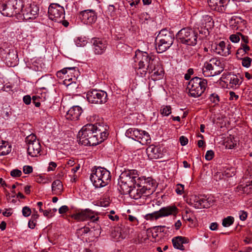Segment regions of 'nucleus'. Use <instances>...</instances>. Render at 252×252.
Returning a JSON list of instances; mask_svg holds the SVG:
<instances>
[{
  "instance_id": "nucleus-1",
  "label": "nucleus",
  "mask_w": 252,
  "mask_h": 252,
  "mask_svg": "<svg viewBox=\"0 0 252 252\" xmlns=\"http://www.w3.org/2000/svg\"><path fill=\"white\" fill-rule=\"evenodd\" d=\"M135 62L138 63L135 71L141 76H145L149 72L152 73L151 77L154 80H159L163 77V67L153 55H149L147 52L137 50L135 52Z\"/></svg>"
},
{
  "instance_id": "nucleus-2",
  "label": "nucleus",
  "mask_w": 252,
  "mask_h": 252,
  "mask_svg": "<svg viewBox=\"0 0 252 252\" xmlns=\"http://www.w3.org/2000/svg\"><path fill=\"white\" fill-rule=\"evenodd\" d=\"M107 125L100 123L89 124L82 127L77 137L79 143L85 146H94L106 139L108 133Z\"/></svg>"
},
{
  "instance_id": "nucleus-3",
  "label": "nucleus",
  "mask_w": 252,
  "mask_h": 252,
  "mask_svg": "<svg viewBox=\"0 0 252 252\" xmlns=\"http://www.w3.org/2000/svg\"><path fill=\"white\" fill-rule=\"evenodd\" d=\"M24 7L23 0H4L0 3V12L5 16H18Z\"/></svg>"
},
{
  "instance_id": "nucleus-4",
  "label": "nucleus",
  "mask_w": 252,
  "mask_h": 252,
  "mask_svg": "<svg viewBox=\"0 0 252 252\" xmlns=\"http://www.w3.org/2000/svg\"><path fill=\"white\" fill-rule=\"evenodd\" d=\"M204 37L203 35H199L195 30L189 28L181 29L176 34V38L179 42L192 46L196 45L198 41Z\"/></svg>"
},
{
  "instance_id": "nucleus-5",
  "label": "nucleus",
  "mask_w": 252,
  "mask_h": 252,
  "mask_svg": "<svg viewBox=\"0 0 252 252\" xmlns=\"http://www.w3.org/2000/svg\"><path fill=\"white\" fill-rule=\"evenodd\" d=\"M111 177L110 172L108 170L98 167L93 171L90 176V180L95 188H102L110 183Z\"/></svg>"
},
{
  "instance_id": "nucleus-6",
  "label": "nucleus",
  "mask_w": 252,
  "mask_h": 252,
  "mask_svg": "<svg viewBox=\"0 0 252 252\" xmlns=\"http://www.w3.org/2000/svg\"><path fill=\"white\" fill-rule=\"evenodd\" d=\"M174 36L172 33L166 29L161 30L156 39V50L158 53H162L168 49L173 44Z\"/></svg>"
},
{
  "instance_id": "nucleus-7",
  "label": "nucleus",
  "mask_w": 252,
  "mask_h": 252,
  "mask_svg": "<svg viewBox=\"0 0 252 252\" xmlns=\"http://www.w3.org/2000/svg\"><path fill=\"white\" fill-rule=\"evenodd\" d=\"M207 86V81L204 78L195 77L190 80L187 89L189 95L193 97L200 96Z\"/></svg>"
},
{
  "instance_id": "nucleus-8",
  "label": "nucleus",
  "mask_w": 252,
  "mask_h": 252,
  "mask_svg": "<svg viewBox=\"0 0 252 252\" xmlns=\"http://www.w3.org/2000/svg\"><path fill=\"white\" fill-rule=\"evenodd\" d=\"M138 176V171L136 170H125L119 176L118 185L121 189L135 188L136 181L135 178Z\"/></svg>"
},
{
  "instance_id": "nucleus-9",
  "label": "nucleus",
  "mask_w": 252,
  "mask_h": 252,
  "mask_svg": "<svg viewBox=\"0 0 252 252\" xmlns=\"http://www.w3.org/2000/svg\"><path fill=\"white\" fill-rule=\"evenodd\" d=\"M224 70L223 64L217 58H212L205 62L202 68V73L205 77H210L220 74Z\"/></svg>"
},
{
  "instance_id": "nucleus-10",
  "label": "nucleus",
  "mask_w": 252,
  "mask_h": 252,
  "mask_svg": "<svg viewBox=\"0 0 252 252\" xmlns=\"http://www.w3.org/2000/svg\"><path fill=\"white\" fill-rule=\"evenodd\" d=\"M86 96L88 101L94 104H104L108 99L106 92L100 90H90L87 92Z\"/></svg>"
},
{
  "instance_id": "nucleus-11",
  "label": "nucleus",
  "mask_w": 252,
  "mask_h": 252,
  "mask_svg": "<svg viewBox=\"0 0 252 252\" xmlns=\"http://www.w3.org/2000/svg\"><path fill=\"white\" fill-rule=\"evenodd\" d=\"M178 213V209L175 205L161 208L159 211L146 214L145 219L147 220H153L169 215H175Z\"/></svg>"
},
{
  "instance_id": "nucleus-12",
  "label": "nucleus",
  "mask_w": 252,
  "mask_h": 252,
  "mask_svg": "<svg viewBox=\"0 0 252 252\" xmlns=\"http://www.w3.org/2000/svg\"><path fill=\"white\" fill-rule=\"evenodd\" d=\"M26 142L28 145L27 151L28 154L32 157H35L41 151V145L34 134H31L26 138Z\"/></svg>"
},
{
  "instance_id": "nucleus-13",
  "label": "nucleus",
  "mask_w": 252,
  "mask_h": 252,
  "mask_svg": "<svg viewBox=\"0 0 252 252\" xmlns=\"http://www.w3.org/2000/svg\"><path fill=\"white\" fill-rule=\"evenodd\" d=\"M4 59L8 66H15L18 63V59L16 51L14 49L0 48V58Z\"/></svg>"
},
{
  "instance_id": "nucleus-14",
  "label": "nucleus",
  "mask_w": 252,
  "mask_h": 252,
  "mask_svg": "<svg viewBox=\"0 0 252 252\" xmlns=\"http://www.w3.org/2000/svg\"><path fill=\"white\" fill-rule=\"evenodd\" d=\"M39 8L35 4H30L22 7V10L18 16L19 20L34 19L38 15Z\"/></svg>"
},
{
  "instance_id": "nucleus-15",
  "label": "nucleus",
  "mask_w": 252,
  "mask_h": 252,
  "mask_svg": "<svg viewBox=\"0 0 252 252\" xmlns=\"http://www.w3.org/2000/svg\"><path fill=\"white\" fill-rule=\"evenodd\" d=\"M48 15L52 21L61 23L62 18H64V8L59 4L51 3L48 8Z\"/></svg>"
},
{
  "instance_id": "nucleus-16",
  "label": "nucleus",
  "mask_w": 252,
  "mask_h": 252,
  "mask_svg": "<svg viewBox=\"0 0 252 252\" xmlns=\"http://www.w3.org/2000/svg\"><path fill=\"white\" fill-rule=\"evenodd\" d=\"M90 209H80L76 210L75 213L71 215V218L78 221H84L87 220H93L95 218V215H97Z\"/></svg>"
},
{
  "instance_id": "nucleus-17",
  "label": "nucleus",
  "mask_w": 252,
  "mask_h": 252,
  "mask_svg": "<svg viewBox=\"0 0 252 252\" xmlns=\"http://www.w3.org/2000/svg\"><path fill=\"white\" fill-rule=\"evenodd\" d=\"M230 49L231 46L229 44L226 45L223 41L218 43L215 42L211 45V50L214 53L225 57L230 54Z\"/></svg>"
},
{
  "instance_id": "nucleus-18",
  "label": "nucleus",
  "mask_w": 252,
  "mask_h": 252,
  "mask_svg": "<svg viewBox=\"0 0 252 252\" xmlns=\"http://www.w3.org/2000/svg\"><path fill=\"white\" fill-rule=\"evenodd\" d=\"M91 42L93 44L94 52L96 55L103 54L107 49L108 43L105 39L93 38Z\"/></svg>"
},
{
  "instance_id": "nucleus-19",
  "label": "nucleus",
  "mask_w": 252,
  "mask_h": 252,
  "mask_svg": "<svg viewBox=\"0 0 252 252\" xmlns=\"http://www.w3.org/2000/svg\"><path fill=\"white\" fill-rule=\"evenodd\" d=\"M79 17L82 22L88 25L94 23L97 19L95 11L92 9L85 10L80 12Z\"/></svg>"
},
{
  "instance_id": "nucleus-20",
  "label": "nucleus",
  "mask_w": 252,
  "mask_h": 252,
  "mask_svg": "<svg viewBox=\"0 0 252 252\" xmlns=\"http://www.w3.org/2000/svg\"><path fill=\"white\" fill-rule=\"evenodd\" d=\"M214 22L210 16L206 15L203 16L201 20V25L204 28V31H199V34L206 36L209 34V30L214 27Z\"/></svg>"
},
{
  "instance_id": "nucleus-21",
  "label": "nucleus",
  "mask_w": 252,
  "mask_h": 252,
  "mask_svg": "<svg viewBox=\"0 0 252 252\" xmlns=\"http://www.w3.org/2000/svg\"><path fill=\"white\" fill-rule=\"evenodd\" d=\"M229 26L233 30L243 31L246 27V21L238 16L232 17L229 22Z\"/></svg>"
},
{
  "instance_id": "nucleus-22",
  "label": "nucleus",
  "mask_w": 252,
  "mask_h": 252,
  "mask_svg": "<svg viewBox=\"0 0 252 252\" xmlns=\"http://www.w3.org/2000/svg\"><path fill=\"white\" fill-rule=\"evenodd\" d=\"M229 0H208L210 7L213 10L223 12Z\"/></svg>"
},
{
  "instance_id": "nucleus-23",
  "label": "nucleus",
  "mask_w": 252,
  "mask_h": 252,
  "mask_svg": "<svg viewBox=\"0 0 252 252\" xmlns=\"http://www.w3.org/2000/svg\"><path fill=\"white\" fill-rule=\"evenodd\" d=\"M82 112V108L79 106H74L71 107L67 112L65 117L70 121L77 120Z\"/></svg>"
},
{
  "instance_id": "nucleus-24",
  "label": "nucleus",
  "mask_w": 252,
  "mask_h": 252,
  "mask_svg": "<svg viewBox=\"0 0 252 252\" xmlns=\"http://www.w3.org/2000/svg\"><path fill=\"white\" fill-rule=\"evenodd\" d=\"M172 242L175 249L184 251L185 250L184 244H188L189 242V239L185 237L177 236L172 239Z\"/></svg>"
},
{
  "instance_id": "nucleus-25",
  "label": "nucleus",
  "mask_w": 252,
  "mask_h": 252,
  "mask_svg": "<svg viewBox=\"0 0 252 252\" xmlns=\"http://www.w3.org/2000/svg\"><path fill=\"white\" fill-rule=\"evenodd\" d=\"M146 151L148 157L151 159H158L161 157V150L158 146L151 145L147 148Z\"/></svg>"
},
{
  "instance_id": "nucleus-26",
  "label": "nucleus",
  "mask_w": 252,
  "mask_h": 252,
  "mask_svg": "<svg viewBox=\"0 0 252 252\" xmlns=\"http://www.w3.org/2000/svg\"><path fill=\"white\" fill-rule=\"evenodd\" d=\"M153 182L154 184H155V182L153 181V179L151 177L145 178V177H139L136 181V184L135 188H142L141 189H150V187L146 185V183L149 182Z\"/></svg>"
},
{
  "instance_id": "nucleus-27",
  "label": "nucleus",
  "mask_w": 252,
  "mask_h": 252,
  "mask_svg": "<svg viewBox=\"0 0 252 252\" xmlns=\"http://www.w3.org/2000/svg\"><path fill=\"white\" fill-rule=\"evenodd\" d=\"M227 79L229 81L228 86L232 88H237L242 83V81L239 79V77L237 75H229Z\"/></svg>"
},
{
  "instance_id": "nucleus-28",
  "label": "nucleus",
  "mask_w": 252,
  "mask_h": 252,
  "mask_svg": "<svg viewBox=\"0 0 252 252\" xmlns=\"http://www.w3.org/2000/svg\"><path fill=\"white\" fill-rule=\"evenodd\" d=\"M140 132L143 133V130L136 128H129L126 130V136L138 141L140 138Z\"/></svg>"
},
{
  "instance_id": "nucleus-29",
  "label": "nucleus",
  "mask_w": 252,
  "mask_h": 252,
  "mask_svg": "<svg viewBox=\"0 0 252 252\" xmlns=\"http://www.w3.org/2000/svg\"><path fill=\"white\" fill-rule=\"evenodd\" d=\"M10 151V147L8 143L6 141L0 140V156L6 155Z\"/></svg>"
},
{
  "instance_id": "nucleus-30",
  "label": "nucleus",
  "mask_w": 252,
  "mask_h": 252,
  "mask_svg": "<svg viewBox=\"0 0 252 252\" xmlns=\"http://www.w3.org/2000/svg\"><path fill=\"white\" fill-rule=\"evenodd\" d=\"M145 192V190H128L127 191L130 197L134 199L140 198Z\"/></svg>"
},
{
  "instance_id": "nucleus-31",
  "label": "nucleus",
  "mask_w": 252,
  "mask_h": 252,
  "mask_svg": "<svg viewBox=\"0 0 252 252\" xmlns=\"http://www.w3.org/2000/svg\"><path fill=\"white\" fill-rule=\"evenodd\" d=\"M138 142H139L142 145H146L149 144L151 142V137L149 133L147 132L144 131L142 137L140 138Z\"/></svg>"
},
{
  "instance_id": "nucleus-32",
  "label": "nucleus",
  "mask_w": 252,
  "mask_h": 252,
  "mask_svg": "<svg viewBox=\"0 0 252 252\" xmlns=\"http://www.w3.org/2000/svg\"><path fill=\"white\" fill-rule=\"evenodd\" d=\"M110 201L111 200L110 197L107 195H105L96 203V205L97 206L106 207L109 205Z\"/></svg>"
},
{
  "instance_id": "nucleus-33",
  "label": "nucleus",
  "mask_w": 252,
  "mask_h": 252,
  "mask_svg": "<svg viewBox=\"0 0 252 252\" xmlns=\"http://www.w3.org/2000/svg\"><path fill=\"white\" fill-rule=\"evenodd\" d=\"M160 112L162 116H168L171 113V107L170 105H162Z\"/></svg>"
},
{
  "instance_id": "nucleus-34",
  "label": "nucleus",
  "mask_w": 252,
  "mask_h": 252,
  "mask_svg": "<svg viewBox=\"0 0 252 252\" xmlns=\"http://www.w3.org/2000/svg\"><path fill=\"white\" fill-rule=\"evenodd\" d=\"M234 218L231 216H228L222 220V224L224 227H228L234 222Z\"/></svg>"
},
{
  "instance_id": "nucleus-35",
  "label": "nucleus",
  "mask_w": 252,
  "mask_h": 252,
  "mask_svg": "<svg viewBox=\"0 0 252 252\" xmlns=\"http://www.w3.org/2000/svg\"><path fill=\"white\" fill-rule=\"evenodd\" d=\"M7 186H10L9 188H11L12 189H14L16 188H18V189H30L31 188V186L28 185H23L17 183L11 185H8Z\"/></svg>"
},
{
  "instance_id": "nucleus-36",
  "label": "nucleus",
  "mask_w": 252,
  "mask_h": 252,
  "mask_svg": "<svg viewBox=\"0 0 252 252\" xmlns=\"http://www.w3.org/2000/svg\"><path fill=\"white\" fill-rule=\"evenodd\" d=\"M122 236L121 232V229L120 227H116L114 230L112 232V236L115 239H119Z\"/></svg>"
},
{
  "instance_id": "nucleus-37",
  "label": "nucleus",
  "mask_w": 252,
  "mask_h": 252,
  "mask_svg": "<svg viewBox=\"0 0 252 252\" xmlns=\"http://www.w3.org/2000/svg\"><path fill=\"white\" fill-rule=\"evenodd\" d=\"M209 99L210 100V101H211L215 104H218L220 100L219 95L216 93H213L211 94L209 97Z\"/></svg>"
},
{
  "instance_id": "nucleus-38",
  "label": "nucleus",
  "mask_w": 252,
  "mask_h": 252,
  "mask_svg": "<svg viewBox=\"0 0 252 252\" xmlns=\"http://www.w3.org/2000/svg\"><path fill=\"white\" fill-rule=\"evenodd\" d=\"M241 59L242 60V64L243 66L247 68L250 66L252 63L251 58L248 57H245Z\"/></svg>"
},
{
  "instance_id": "nucleus-39",
  "label": "nucleus",
  "mask_w": 252,
  "mask_h": 252,
  "mask_svg": "<svg viewBox=\"0 0 252 252\" xmlns=\"http://www.w3.org/2000/svg\"><path fill=\"white\" fill-rule=\"evenodd\" d=\"M63 186L60 180L54 181L52 184V189H63Z\"/></svg>"
},
{
  "instance_id": "nucleus-40",
  "label": "nucleus",
  "mask_w": 252,
  "mask_h": 252,
  "mask_svg": "<svg viewBox=\"0 0 252 252\" xmlns=\"http://www.w3.org/2000/svg\"><path fill=\"white\" fill-rule=\"evenodd\" d=\"M240 34H241L240 32H237L236 34H231L229 36V39L230 40L234 43H237L240 41Z\"/></svg>"
},
{
  "instance_id": "nucleus-41",
  "label": "nucleus",
  "mask_w": 252,
  "mask_h": 252,
  "mask_svg": "<svg viewBox=\"0 0 252 252\" xmlns=\"http://www.w3.org/2000/svg\"><path fill=\"white\" fill-rule=\"evenodd\" d=\"M75 68H76V67H70L64 68L63 69H62L61 70L57 72V75L58 76L61 75V74H65L67 73L68 70H70V71L71 70H75Z\"/></svg>"
},
{
  "instance_id": "nucleus-42",
  "label": "nucleus",
  "mask_w": 252,
  "mask_h": 252,
  "mask_svg": "<svg viewBox=\"0 0 252 252\" xmlns=\"http://www.w3.org/2000/svg\"><path fill=\"white\" fill-rule=\"evenodd\" d=\"M31 210L29 207L25 206L23 208L22 214L24 217H29L31 214Z\"/></svg>"
},
{
  "instance_id": "nucleus-43",
  "label": "nucleus",
  "mask_w": 252,
  "mask_h": 252,
  "mask_svg": "<svg viewBox=\"0 0 252 252\" xmlns=\"http://www.w3.org/2000/svg\"><path fill=\"white\" fill-rule=\"evenodd\" d=\"M214 156V153L212 150L207 151L205 155V159L207 160H211Z\"/></svg>"
},
{
  "instance_id": "nucleus-44",
  "label": "nucleus",
  "mask_w": 252,
  "mask_h": 252,
  "mask_svg": "<svg viewBox=\"0 0 252 252\" xmlns=\"http://www.w3.org/2000/svg\"><path fill=\"white\" fill-rule=\"evenodd\" d=\"M10 175L13 177H20L22 175V172L18 169H14L11 171Z\"/></svg>"
},
{
  "instance_id": "nucleus-45",
  "label": "nucleus",
  "mask_w": 252,
  "mask_h": 252,
  "mask_svg": "<svg viewBox=\"0 0 252 252\" xmlns=\"http://www.w3.org/2000/svg\"><path fill=\"white\" fill-rule=\"evenodd\" d=\"M246 53L240 47L239 48L236 53V57L238 59H241V57L243 56Z\"/></svg>"
},
{
  "instance_id": "nucleus-46",
  "label": "nucleus",
  "mask_w": 252,
  "mask_h": 252,
  "mask_svg": "<svg viewBox=\"0 0 252 252\" xmlns=\"http://www.w3.org/2000/svg\"><path fill=\"white\" fill-rule=\"evenodd\" d=\"M193 74V69L189 68L188 70V73L185 75V79L186 80H189L190 79V76Z\"/></svg>"
},
{
  "instance_id": "nucleus-47",
  "label": "nucleus",
  "mask_w": 252,
  "mask_h": 252,
  "mask_svg": "<svg viewBox=\"0 0 252 252\" xmlns=\"http://www.w3.org/2000/svg\"><path fill=\"white\" fill-rule=\"evenodd\" d=\"M191 215H188V213L187 212H186V214L184 215L183 216V218L184 220H187L189 222H190L191 223L193 222V220L192 218V217L191 216Z\"/></svg>"
},
{
  "instance_id": "nucleus-48",
  "label": "nucleus",
  "mask_w": 252,
  "mask_h": 252,
  "mask_svg": "<svg viewBox=\"0 0 252 252\" xmlns=\"http://www.w3.org/2000/svg\"><path fill=\"white\" fill-rule=\"evenodd\" d=\"M180 142L182 146H185L188 143V139L184 136H182L180 137Z\"/></svg>"
},
{
  "instance_id": "nucleus-49",
  "label": "nucleus",
  "mask_w": 252,
  "mask_h": 252,
  "mask_svg": "<svg viewBox=\"0 0 252 252\" xmlns=\"http://www.w3.org/2000/svg\"><path fill=\"white\" fill-rule=\"evenodd\" d=\"M23 172L25 174H29L32 172V167L31 166H24L23 167Z\"/></svg>"
},
{
  "instance_id": "nucleus-50",
  "label": "nucleus",
  "mask_w": 252,
  "mask_h": 252,
  "mask_svg": "<svg viewBox=\"0 0 252 252\" xmlns=\"http://www.w3.org/2000/svg\"><path fill=\"white\" fill-rule=\"evenodd\" d=\"M247 216H248V214L246 212H245L244 211H240L239 217H240V219L241 220L244 221V220H246L247 218Z\"/></svg>"
},
{
  "instance_id": "nucleus-51",
  "label": "nucleus",
  "mask_w": 252,
  "mask_h": 252,
  "mask_svg": "<svg viewBox=\"0 0 252 252\" xmlns=\"http://www.w3.org/2000/svg\"><path fill=\"white\" fill-rule=\"evenodd\" d=\"M153 181L155 182V184H153V182L151 181L149 182V183H146V185H147V186L150 187V189L153 188L156 189L158 186V184L155 180L153 179Z\"/></svg>"
},
{
  "instance_id": "nucleus-52",
  "label": "nucleus",
  "mask_w": 252,
  "mask_h": 252,
  "mask_svg": "<svg viewBox=\"0 0 252 252\" xmlns=\"http://www.w3.org/2000/svg\"><path fill=\"white\" fill-rule=\"evenodd\" d=\"M68 210V207L66 205H64L59 208V212L60 214H63L66 213Z\"/></svg>"
},
{
  "instance_id": "nucleus-53",
  "label": "nucleus",
  "mask_w": 252,
  "mask_h": 252,
  "mask_svg": "<svg viewBox=\"0 0 252 252\" xmlns=\"http://www.w3.org/2000/svg\"><path fill=\"white\" fill-rule=\"evenodd\" d=\"M57 167V164L51 161L49 164V167H48V171H53L56 167Z\"/></svg>"
},
{
  "instance_id": "nucleus-54",
  "label": "nucleus",
  "mask_w": 252,
  "mask_h": 252,
  "mask_svg": "<svg viewBox=\"0 0 252 252\" xmlns=\"http://www.w3.org/2000/svg\"><path fill=\"white\" fill-rule=\"evenodd\" d=\"M229 99L230 100H237L239 98V96L232 91L229 92Z\"/></svg>"
},
{
  "instance_id": "nucleus-55",
  "label": "nucleus",
  "mask_w": 252,
  "mask_h": 252,
  "mask_svg": "<svg viewBox=\"0 0 252 252\" xmlns=\"http://www.w3.org/2000/svg\"><path fill=\"white\" fill-rule=\"evenodd\" d=\"M36 222V221L33 220L31 219L28 223L29 227L31 229H33L35 227Z\"/></svg>"
},
{
  "instance_id": "nucleus-56",
  "label": "nucleus",
  "mask_w": 252,
  "mask_h": 252,
  "mask_svg": "<svg viewBox=\"0 0 252 252\" xmlns=\"http://www.w3.org/2000/svg\"><path fill=\"white\" fill-rule=\"evenodd\" d=\"M23 101L26 104H29L31 102V97L30 95H27L23 97Z\"/></svg>"
},
{
  "instance_id": "nucleus-57",
  "label": "nucleus",
  "mask_w": 252,
  "mask_h": 252,
  "mask_svg": "<svg viewBox=\"0 0 252 252\" xmlns=\"http://www.w3.org/2000/svg\"><path fill=\"white\" fill-rule=\"evenodd\" d=\"M43 213V215L45 217L48 218H51L53 216L52 213H51V210H43V212H42Z\"/></svg>"
},
{
  "instance_id": "nucleus-58",
  "label": "nucleus",
  "mask_w": 252,
  "mask_h": 252,
  "mask_svg": "<svg viewBox=\"0 0 252 252\" xmlns=\"http://www.w3.org/2000/svg\"><path fill=\"white\" fill-rule=\"evenodd\" d=\"M218 224L217 222H212L210 226V229L212 230H216L218 229Z\"/></svg>"
},
{
  "instance_id": "nucleus-59",
  "label": "nucleus",
  "mask_w": 252,
  "mask_h": 252,
  "mask_svg": "<svg viewBox=\"0 0 252 252\" xmlns=\"http://www.w3.org/2000/svg\"><path fill=\"white\" fill-rule=\"evenodd\" d=\"M37 98H38V97L36 96H33L32 98V102L34 104V105L36 107H39L40 105V102L36 101Z\"/></svg>"
},
{
  "instance_id": "nucleus-60",
  "label": "nucleus",
  "mask_w": 252,
  "mask_h": 252,
  "mask_svg": "<svg viewBox=\"0 0 252 252\" xmlns=\"http://www.w3.org/2000/svg\"><path fill=\"white\" fill-rule=\"evenodd\" d=\"M222 174L220 172H218L216 173L214 176V180L218 181L219 180H220L222 177Z\"/></svg>"
},
{
  "instance_id": "nucleus-61",
  "label": "nucleus",
  "mask_w": 252,
  "mask_h": 252,
  "mask_svg": "<svg viewBox=\"0 0 252 252\" xmlns=\"http://www.w3.org/2000/svg\"><path fill=\"white\" fill-rule=\"evenodd\" d=\"M38 217L39 215L37 214V212L34 210V213L32 215L31 219L33 220L37 221V220L38 219Z\"/></svg>"
},
{
  "instance_id": "nucleus-62",
  "label": "nucleus",
  "mask_w": 252,
  "mask_h": 252,
  "mask_svg": "<svg viewBox=\"0 0 252 252\" xmlns=\"http://www.w3.org/2000/svg\"><path fill=\"white\" fill-rule=\"evenodd\" d=\"M108 217L109 219L113 221L118 220H119V217L117 215H115V216H112L111 215H108Z\"/></svg>"
},
{
  "instance_id": "nucleus-63",
  "label": "nucleus",
  "mask_w": 252,
  "mask_h": 252,
  "mask_svg": "<svg viewBox=\"0 0 252 252\" xmlns=\"http://www.w3.org/2000/svg\"><path fill=\"white\" fill-rule=\"evenodd\" d=\"M74 164V161L72 159H69V160H67L66 162V166H68V167H71L73 166Z\"/></svg>"
},
{
  "instance_id": "nucleus-64",
  "label": "nucleus",
  "mask_w": 252,
  "mask_h": 252,
  "mask_svg": "<svg viewBox=\"0 0 252 252\" xmlns=\"http://www.w3.org/2000/svg\"><path fill=\"white\" fill-rule=\"evenodd\" d=\"M243 50L245 52V53H247V52L250 50V47L247 45L246 44H243L241 47Z\"/></svg>"
}]
</instances>
